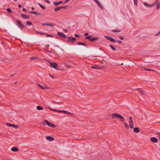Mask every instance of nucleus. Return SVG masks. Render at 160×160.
<instances>
[{
  "label": "nucleus",
  "mask_w": 160,
  "mask_h": 160,
  "mask_svg": "<svg viewBox=\"0 0 160 160\" xmlns=\"http://www.w3.org/2000/svg\"><path fill=\"white\" fill-rule=\"evenodd\" d=\"M117 42L120 43H121L122 42V41H117Z\"/></svg>",
  "instance_id": "51"
},
{
  "label": "nucleus",
  "mask_w": 160,
  "mask_h": 160,
  "mask_svg": "<svg viewBox=\"0 0 160 160\" xmlns=\"http://www.w3.org/2000/svg\"><path fill=\"white\" fill-rule=\"evenodd\" d=\"M92 36H89L86 37V38L88 39H89L90 41V39H91Z\"/></svg>",
  "instance_id": "29"
},
{
  "label": "nucleus",
  "mask_w": 160,
  "mask_h": 160,
  "mask_svg": "<svg viewBox=\"0 0 160 160\" xmlns=\"http://www.w3.org/2000/svg\"><path fill=\"white\" fill-rule=\"evenodd\" d=\"M112 31H113V32H120V30H112Z\"/></svg>",
  "instance_id": "34"
},
{
  "label": "nucleus",
  "mask_w": 160,
  "mask_h": 160,
  "mask_svg": "<svg viewBox=\"0 0 160 160\" xmlns=\"http://www.w3.org/2000/svg\"><path fill=\"white\" fill-rule=\"evenodd\" d=\"M46 138L47 140L49 141H52L54 140V138L51 136H47Z\"/></svg>",
  "instance_id": "11"
},
{
  "label": "nucleus",
  "mask_w": 160,
  "mask_h": 160,
  "mask_svg": "<svg viewBox=\"0 0 160 160\" xmlns=\"http://www.w3.org/2000/svg\"><path fill=\"white\" fill-rule=\"evenodd\" d=\"M18 83V82H15V84H17Z\"/></svg>",
  "instance_id": "58"
},
{
  "label": "nucleus",
  "mask_w": 160,
  "mask_h": 160,
  "mask_svg": "<svg viewBox=\"0 0 160 160\" xmlns=\"http://www.w3.org/2000/svg\"><path fill=\"white\" fill-rule=\"evenodd\" d=\"M38 5L43 9L44 10L45 9V7L41 4L38 3Z\"/></svg>",
  "instance_id": "31"
},
{
  "label": "nucleus",
  "mask_w": 160,
  "mask_h": 160,
  "mask_svg": "<svg viewBox=\"0 0 160 160\" xmlns=\"http://www.w3.org/2000/svg\"><path fill=\"white\" fill-rule=\"evenodd\" d=\"M95 2H96L97 0H93Z\"/></svg>",
  "instance_id": "60"
},
{
  "label": "nucleus",
  "mask_w": 160,
  "mask_h": 160,
  "mask_svg": "<svg viewBox=\"0 0 160 160\" xmlns=\"http://www.w3.org/2000/svg\"><path fill=\"white\" fill-rule=\"evenodd\" d=\"M56 112H62V110H57Z\"/></svg>",
  "instance_id": "37"
},
{
  "label": "nucleus",
  "mask_w": 160,
  "mask_h": 160,
  "mask_svg": "<svg viewBox=\"0 0 160 160\" xmlns=\"http://www.w3.org/2000/svg\"><path fill=\"white\" fill-rule=\"evenodd\" d=\"M61 9V6L58 7L56 8H55L54 10L56 12H58Z\"/></svg>",
  "instance_id": "22"
},
{
  "label": "nucleus",
  "mask_w": 160,
  "mask_h": 160,
  "mask_svg": "<svg viewBox=\"0 0 160 160\" xmlns=\"http://www.w3.org/2000/svg\"><path fill=\"white\" fill-rule=\"evenodd\" d=\"M129 124L130 128L131 129H133L134 128L133 126V122L132 118L131 116L129 118Z\"/></svg>",
  "instance_id": "2"
},
{
  "label": "nucleus",
  "mask_w": 160,
  "mask_h": 160,
  "mask_svg": "<svg viewBox=\"0 0 160 160\" xmlns=\"http://www.w3.org/2000/svg\"><path fill=\"white\" fill-rule=\"evenodd\" d=\"M37 32L38 33V34H41V32H38V31H37Z\"/></svg>",
  "instance_id": "53"
},
{
  "label": "nucleus",
  "mask_w": 160,
  "mask_h": 160,
  "mask_svg": "<svg viewBox=\"0 0 160 160\" xmlns=\"http://www.w3.org/2000/svg\"><path fill=\"white\" fill-rule=\"evenodd\" d=\"M91 68H92L94 69H98V68L94 67V66H92L91 67Z\"/></svg>",
  "instance_id": "48"
},
{
  "label": "nucleus",
  "mask_w": 160,
  "mask_h": 160,
  "mask_svg": "<svg viewBox=\"0 0 160 160\" xmlns=\"http://www.w3.org/2000/svg\"><path fill=\"white\" fill-rule=\"evenodd\" d=\"M58 34L60 37L65 38H66V35L63 33L59 32H58Z\"/></svg>",
  "instance_id": "12"
},
{
  "label": "nucleus",
  "mask_w": 160,
  "mask_h": 160,
  "mask_svg": "<svg viewBox=\"0 0 160 160\" xmlns=\"http://www.w3.org/2000/svg\"><path fill=\"white\" fill-rule=\"evenodd\" d=\"M21 16L24 19H28L29 18V17L25 14H21Z\"/></svg>",
  "instance_id": "15"
},
{
  "label": "nucleus",
  "mask_w": 160,
  "mask_h": 160,
  "mask_svg": "<svg viewBox=\"0 0 160 160\" xmlns=\"http://www.w3.org/2000/svg\"><path fill=\"white\" fill-rule=\"evenodd\" d=\"M13 74H12V75H11V76L12 77V76H13Z\"/></svg>",
  "instance_id": "62"
},
{
  "label": "nucleus",
  "mask_w": 160,
  "mask_h": 160,
  "mask_svg": "<svg viewBox=\"0 0 160 160\" xmlns=\"http://www.w3.org/2000/svg\"><path fill=\"white\" fill-rule=\"evenodd\" d=\"M47 34V33H41V34Z\"/></svg>",
  "instance_id": "52"
},
{
  "label": "nucleus",
  "mask_w": 160,
  "mask_h": 160,
  "mask_svg": "<svg viewBox=\"0 0 160 160\" xmlns=\"http://www.w3.org/2000/svg\"><path fill=\"white\" fill-rule=\"evenodd\" d=\"M134 2L135 5H138V0H134Z\"/></svg>",
  "instance_id": "33"
},
{
  "label": "nucleus",
  "mask_w": 160,
  "mask_h": 160,
  "mask_svg": "<svg viewBox=\"0 0 160 160\" xmlns=\"http://www.w3.org/2000/svg\"><path fill=\"white\" fill-rule=\"evenodd\" d=\"M48 36H52L51 35H47Z\"/></svg>",
  "instance_id": "56"
},
{
  "label": "nucleus",
  "mask_w": 160,
  "mask_h": 160,
  "mask_svg": "<svg viewBox=\"0 0 160 160\" xmlns=\"http://www.w3.org/2000/svg\"><path fill=\"white\" fill-rule=\"evenodd\" d=\"M124 125L125 126L126 128H128V126L127 123H124Z\"/></svg>",
  "instance_id": "36"
},
{
  "label": "nucleus",
  "mask_w": 160,
  "mask_h": 160,
  "mask_svg": "<svg viewBox=\"0 0 160 160\" xmlns=\"http://www.w3.org/2000/svg\"><path fill=\"white\" fill-rule=\"evenodd\" d=\"M151 140L154 142H158V139L156 138L152 137L150 138Z\"/></svg>",
  "instance_id": "10"
},
{
  "label": "nucleus",
  "mask_w": 160,
  "mask_h": 160,
  "mask_svg": "<svg viewBox=\"0 0 160 160\" xmlns=\"http://www.w3.org/2000/svg\"><path fill=\"white\" fill-rule=\"evenodd\" d=\"M36 58H37V57H33L31 58L32 59H35Z\"/></svg>",
  "instance_id": "39"
},
{
  "label": "nucleus",
  "mask_w": 160,
  "mask_h": 160,
  "mask_svg": "<svg viewBox=\"0 0 160 160\" xmlns=\"http://www.w3.org/2000/svg\"><path fill=\"white\" fill-rule=\"evenodd\" d=\"M48 62L50 63V66L52 68H53L54 69H58L57 68V67L58 66V65L55 62L52 63L50 61H48Z\"/></svg>",
  "instance_id": "3"
},
{
  "label": "nucleus",
  "mask_w": 160,
  "mask_h": 160,
  "mask_svg": "<svg viewBox=\"0 0 160 160\" xmlns=\"http://www.w3.org/2000/svg\"><path fill=\"white\" fill-rule=\"evenodd\" d=\"M119 38H120V39H122V40H123V39H124V38H123V37H121V36H119Z\"/></svg>",
  "instance_id": "46"
},
{
  "label": "nucleus",
  "mask_w": 160,
  "mask_h": 160,
  "mask_svg": "<svg viewBox=\"0 0 160 160\" xmlns=\"http://www.w3.org/2000/svg\"><path fill=\"white\" fill-rule=\"evenodd\" d=\"M95 2H96L97 0H93Z\"/></svg>",
  "instance_id": "61"
},
{
  "label": "nucleus",
  "mask_w": 160,
  "mask_h": 160,
  "mask_svg": "<svg viewBox=\"0 0 160 160\" xmlns=\"http://www.w3.org/2000/svg\"><path fill=\"white\" fill-rule=\"evenodd\" d=\"M98 5L99 7L102 10H103L104 9V8L102 6L101 3H100V2L98 1V0H97L96 2H95Z\"/></svg>",
  "instance_id": "13"
},
{
  "label": "nucleus",
  "mask_w": 160,
  "mask_h": 160,
  "mask_svg": "<svg viewBox=\"0 0 160 160\" xmlns=\"http://www.w3.org/2000/svg\"><path fill=\"white\" fill-rule=\"evenodd\" d=\"M65 31L66 32H67L68 31H67V30L65 29Z\"/></svg>",
  "instance_id": "59"
},
{
  "label": "nucleus",
  "mask_w": 160,
  "mask_h": 160,
  "mask_svg": "<svg viewBox=\"0 0 160 160\" xmlns=\"http://www.w3.org/2000/svg\"><path fill=\"white\" fill-rule=\"evenodd\" d=\"M30 12L31 13H32V14H36V15L38 14V13L37 12H35V11H31V12Z\"/></svg>",
  "instance_id": "30"
},
{
  "label": "nucleus",
  "mask_w": 160,
  "mask_h": 160,
  "mask_svg": "<svg viewBox=\"0 0 160 160\" xmlns=\"http://www.w3.org/2000/svg\"><path fill=\"white\" fill-rule=\"evenodd\" d=\"M134 131L136 132V133H138V132L140 130H139V129L138 128H135L134 129Z\"/></svg>",
  "instance_id": "19"
},
{
  "label": "nucleus",
  "mask_w": 160,
  "mask_h": 160,
  "mask_svg": "<svg viewBox=\"0 0 160 160\" xmlns=\"http://www.w3.org/2000/svg\"><path fill=\"white\" fill-rule=\"evenodd\" d=\"M67 67L68 68L69 67V66H68Z\"/></svg>",
  "instance_id": "64"
},
{
  "label": "nucleus",
  "mask_w": 160,
  "mask_h": 160,
  "mask_svg": "<svg viewBox=\"0 0 160 160\" xmlns=\"http://www.w3.org/2000/svg\"><path fill=\"white\" fill-rule=\"evenodd\" d=\"M157 134L158 135L157 137L158 138L159 140L160 141V132H158Z\"/></svg>",
  "instance_id": "35"
},
{
  "label": "nucleus",
  "mask_w": 160,
  "mask_h": 160,
  "mask_svg": "<svg viewBox=\"0 0 160 160\" xmlns=\"http://www.w3.org/2000/svg\"><path fill=\"white\" fill-rule=\"evenodd\" d=\"M50 109H51V110H52L53 111H54L56 112L57 110L55 109H52L51 108H50Z\"/></svg>",
  "instance_id": "41"
},
{
  "label": "nucleus",
  "mask_w": 160,
  "mask_h": 160,
  "mask_svg": "<svg viewBox=\"0 0 160 160\" xmlns=\"http://www.w3.org/2000/svg\"><path fill=\"white\" fill-rule=\"evenodd\" d=\"M49 76H50L51 78H54V76H52V75H51V74H50V75H49Z\"/></svg>",
  "instance_id": "49"
},
{
  "label": "nucleus",
  "mask_w": 160,
  "mask_h": 160,
  "mask_svg": "<svg viewBox=\"0 0 160 160\" xmlns=\"http://www.w3.org/2000/svg\"><path fill=\"white\" fill-rule=\"evenodd\" d=\"M158 0H156L154 3L153 4H152V5H153V7L155 6L157 4H158Z\"/></svg>",
  "instance_id": "23"
},
{
  "label": "nucleus",
  "mask_w": 160,
  "mask_h": 160,
  "mask_svg": "<svg viewBox=\"0 0 160 160\" xmlns=\"http://www.w3.org/2000/svg\"><path fill=\"white\" fill-rule=\"evenodd\" d=\"M68 39L72 43L75 42L76 40V39L75 38L72 37H68Z\"/></svg>",
  "instance_id": "9"
},
{
  "label": "nucleus",
  "mask_w": 160,
  "mask_h": 160,
  "mask_svg": "<svg viewBox=\"0 0 160 160\" xmlns=\"http://www.w3.org/2000/svg\"><path fill=\"white\" fill-rule=\"evenodd\" d=\"M7 11L9 13H11L12 12V10L10 8H8L7 9Z\"/></svg>",
  "instance_id": "32"
},
{
  "label": "nucleus",
  "mask_w": 160,
  "mask_h": 160,
  "mask_svg": "<svg viewBox=\"0 0 160 160\" xmlns=\"http://www.w3.org/2000/svg\"><path fill=\"white\" fill-rule=\"evenodd\" d=\"M42 25L43 26H53V24L51 23H43L42 24Z\"/></svg>",
  "instance_id": "18"
},
{
  "label": "nucleus",
  "mask_w": 160,
  "mask_h": 160,
  "mask_svg": "<svg viewBox=\"0 0 160 160\" xmlns=\"http://www.w3.org/2000/svg\"><path fill=\"white\" fill-rule=\"evenodd\" d=\"M45 122H46L47 124V125H48L50 127H53V128H54V127H55V125H54V124H53L50 123V122H49L47 120H46L45 121Z\"/></svg>",
  "instance_id": "8"
},
{
  "label": "nucleus",
  "mask_w": 160,
  "mask_h": 160,
  "mask_svg": "<svg viewBox=\"0 0 160 160\" xmlns=\"http://www.w3.org/2000/svg\"><path fill=\"white\" fill-rule=\"evenodd\" d=\"M160 34V31L157 34H156V35H159Z\"/></svg>",
  "instance_id": "50"
},
{
  "label": "nucleus",
  "mask_w": 160,
  "mask_h": 160,
  "mask_svg": "<svg viewBox=\"0 0 160 160\" xmlns=\"http://www.w3.org/2000/svg\"><path fill=\"white\" fill-rule=\"evenodd\" d=\"M62 3V1H60L59 2H53V4L55 6H58L60 4Z\"/></svg>",
  "instance_id": "17"
},
{
  "label": "nucleus",
  "mask_w": 160,
  "mask_h": 160,
  "mask_svg": "<svg viewBox=\"0 0 160 160\" xmlns=\"http://www.w3.org/2000/svg\"><path fill=\"white\" fill-rule=\"evenodd\" d=\"M145 70H147V71H153V70L149 69H145Z\"/></svg>",
  "instance_id": "40"
},
{
  "label": "nucleus",
  "mask_w": 160,
  "mask_h": 160,
  "mask_svg": "<svg viewBox=\"0 0 160 160\" xmlns=\"http://www.w3.org/2000/svg\"><path fill=\"white\" fill-rule=\"evenodd\" d=\"M47 3H50V2L49 1H48V0H45Z\"/></svg>",
  "instance_id": "43"
},
{
  "label": "nucleus",
  "mask_w": 160,
  "mask_h": 160,
  "mask_svg": "<svg viewBox=\"0 0 160 160\" xmlns=\"http://www.w3.org/2000/svg\"><path fill=\"white\" fill-rule=\"evenodd\" d=\"M104 37L106 39L112 42H116V41L111 37L108 36H105Z\"/></svg>",
  "instance_id": "4"
},
{
  "label": "nucleus",
  "mask_w": 160,
  "mask_h": 160,
  "mask_svg": "<svg viewBox=\"0 0 160 160\" xmlns=\"http://www.w3.org/2000/svg\"><path fill=\"white\" fill-rule=\"evenodd\" d=\"M98 39H99V38H92L91 39H90V41L91 42H93L97 40Z\"/></svg>",
  "instance_id": "20"
},
{
  "label": "nucleus",
  "mask_w": 160,
  "mask_h": 160,
  "mask_svg": "<svg viewBox=\"0 0 160 160\" xmlns=\"http://www.w3.org/2000/svg\"><path fill=\"white\" fill-rule=\"evenodd\" d=\"M109 46L113 51H115L116 50V49L112 45H110Z\"/></svg>",
  "instance_id": "26"
},
{
  "label": "nucleus",
  "mask_w": 160,
  "mask_h": 160,
  "mask_svg": "<svg viewBox=\"0 0 160 160\" xmlns=\"http://www.w3.org/2000/svg\"><path fill=\"white\" fill-rule=\"evenodd\" d=\"M38 85L41 88L43 89H45L46 88H49V87H48L46 86L45 85L42 86L41 84H38Z\"/></svg>",
  "instance_id": "14"
},
{
  "label": "nucleus",
  "mask_w": 160,
  "mask_h": 160,
  "mask_svg": "<svg viewBox=\"0 0 160 160\" xmlns=\"http://www.w3.org/2000/svg\"><path fill=\"white\" fill-rule=\"evenodd\" d=\"M89 35L88 33H86L84 34V35L85 36H88Z\"/></svg>",
  "instance_id": "45"
},
{
  "label": "nucleus",
  "mask_w": 160,
  "mask_h": 160,
  "mask_svg": "<svg viewBox=\"0 0 160 160\" xmlns=\"http://www.w3.org/2000/svg\"><path fill=\"white\" fill-rule=\"evenodd\" d=\"M17 22L18 24V25L19 27L21 29H22V28H24V26L21 23V21L19 20H18L17 21Z\"/></svg>",
  "instance_id": "5"
},
{
  "label": "nucleus",
  "mask_w": 160,
  "mask_h": 160,
  "mask_svg": "<svg viewBox=\"0 0 160 160\" xmlns=\"http://www.w3.org/2000/svg\"><path fill=\"white\" fill-rule=\"evenodd\" d=\"M143 4L146 7L148 8H152L153 7V5H152V4H149L147 2H144Z\"/></svg>",
  "instance_id": "7"
},
{
  "label": "nucleus",
  "mask_w": 160,
  "mask_h": 160,
  "mask_svg": "<svg viewBox=\"0 0 160 160\" xmlns=\"http://www.w3.org/2000/svg\"><path fill=\"white\" fill-rule=\"evenodd\" d=\"M22 10H24V11H26V9L25 8H23Z\"/></svg>",
  "instance_id": "57"
},
{
  "label": "nucleus",
  "mask_w": 160,
  "mask_h": 160,
  "mask_svg": "<svg viewBox=\"0 0 160 160\" xmlns=\"http://www.w3.org/2000/svg\"><path fill=\"white\" fill-rule=\"evenodd\" d=\"M46 120H44L43 121V123H43V124L45 125V124H47V123H46V122H45V121Z\"/></svg>",
  "instance_id": "38"
},
{
  "label": "nucleus",
  "mask_w": 160,
  "mask_h": 160,
  "mask_svg": "<svg viewBox=\"0 0 160 160\" xmlns=\"http://www.w3.org/2000/svg\"><path fill=\"white\" fill-rule=\"evenodd\" d=\"M62 112L66 114H70L71 115H72V114L70 112L67 111L65 110H62Z\"/></svg>",
  "instance_id": "21"
},
{
  "label": "nucleus",
  "mask_w": 160,
  "mask_h": 160,
  "mask_svg": "<svg viewBox=\"0 0 160 160\" xmlns=\"http://www.w3.org/2000/svg\"><path fill=\"white\" fill-rule=\"evenodd\" d=\"M27 24L28 25L30 26L32 24V23L29 21H28L27 22Z\"/></svg>",
  "instance_id": "27"
},
{
  "label": "nucleus",
  "mask_w": 160,
  "mask_h": 160,
  "mask_svg": "<svg viewBox=\"0 0 160 160\" xmlns=\"http://www.w3.org/2000/svg\"><path fill=\"white\" fill-rule=\"evenodd\" d=\"M11 150L13 152H17L18 151V148L16 147H13L12 148Z\"/></svg>",
  "instance_id": "16"
},
{
  "label": "nucleus",
  "mask_w": 160,
  "mask_h": 160,
  "mask_svg": "<svg viewBox=\"0 0 160 160\" xmlns=\"http://www.w3.org/2000/svg\"><path fill=\"white\" fill-rule=\"evenodd\" d=\"M67 6H61V9L62 8H65Z\"/></svg>",
  "instance_id": "42"
},
{
  "label": "nucleus",
  "mask_w": 160,
  "mask_h": 160,
  "mask_svg": "<svg viewBox=\"0 0 160 160\" xmlns=\"http://www.w3.org/2000/svg\"><path fill=\"white\" fill-rule=\"evenodd\" d=\"M15 1L17 2L18 1V0H14Z\"/></svg>",
  "instance_id": "63"
},
{
  "label": "nucleus",
  "mask_w": 160,
  "mask_h": 160,
  "mask_svg": "<svg viewBox=\"0 0 160 160\" xmlns=\"http://www.w3.org/2000/svg\"><path fill=\"white\" fill-rule=\"evenodd\" d=\"M37 108L38 110H41L43 109V108L40 106H38L37 107Z\"/></svg>",
  "instance_id": "24"
},
{
  "label": "nucleus",
  "mask_w": 160,
  "mask_h": 160,
  "mask_svg": "<svg viewBox=\"0 0 160 160\" xmlns=\"http://www.w3.org/2000/svg\"><path fill=\"white\" fill-rule=\"evenodd\" d=\"M78 45H81L85 46V47L86 46V44L84 43H82V42H79L78 43Z\"/></svg>",
  "instance_id": "25"
},
{
  "label": "nucleus",
  "mask_w": 160,
  "mask_h": 160,
  "mask_svg": "<svg viewBox=\"0 0 160 160\" xmlns=\"http://www.w3.org/2000/svg\"><path fill=\"white\" fill-rule=\"evenodd\" d=\"M157 8L158 9H159L160 8V3L159 2L157 4L156 6Z\"/></svg>",
  "instance_id": "28"
},
{
  "label": "nucleus",
  "mask_w": 160,
  "mask_h": 160,
  "mask_svg": "<svg viewBox=\"0 0 160 160\" xmlns=\"http://www.w3.org/2000/svg\"><path fill=\"white\" fill-rule=\"evenodd\" d=\"M18 7H19V8H21V7H22V6H21V5L19 4V5H18Z\"/></svg>",
  "instance_id": "54"
},
{
  "label": "nucleus",
  "mask_w": 160,
  "mask_h": 160,
  "mask_svg": "<svg viewBox=\"0 0 160 160\" xmlns=\"http://www.w3.org/2000/svg\"><path fill=\"white\" fill-rule=\"evenodd\" d=\"M112 117L113 118H114L115 117L118 118L120 119L122 122L124 120V118L122 116L117 113H113L112 115Z\"/></svg>",
  "instance_id": "1"
},
{
  "label": "nucleus",
  "mask_w": 160,
  "mask_h": 160,
  "mask_svg": "<svg viewBox=\"0 0 160 160\" xmlns=\"http://www.w3.org/2000/svg\"><path fill=\"white\" fill-rule=\"evenodd\" d=\"M75 37H77V38H79L80 37L79 35H78L76 34H75Z\"/></svg>",
  "instance_id": "44"
},
{
  "label": "nucleus",
  "mask_w": 160,
  "mask_h": 160,
  "mask_svg": "<svg viewBox=\"0 0 160 160\" xmlns=\"http://www.w3.org/2000/svg\"><path fill=\"white\" fill-rule=\"evenodd\" d=\"M32 9L33 10L34 9V7H32Z\"/></svg>",
  "instance_id": "55"
},
{
  "label": "nucleus",
  "mask_w": 160,
  "mask_h": 160,
  "mask_svg": "<svg viewBox=\"0 0 160 160\" xmlns=\"http://www.w3.org/2000/svg\"><path fill=\"white\" fill-rule=\"evenodd\" d=\"M6 125L8 126H9L10 127H13V128H17L18 127V126H17L14 124H12L9 123H6Z\"/></svg>",
  "instance_id": "6"
},
{
  "label": "nucleus",
  "mask_w": 160,
  "mask_h": 160,
  "mask_svg": "<svg viewBox=\"0 0 160 160\" xmlns=\"http://www.w3.org/2000/svg\"><path fill=\"white\" fill-rule=\"evenodd\" d=\"M139 92L141 93L142 94H143V92H142V91L141 90H139Z\"/></svg>",
  "instance_id": "47"
}]
</instances>
